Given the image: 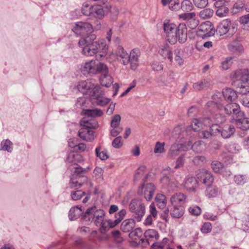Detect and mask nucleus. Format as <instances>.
I'll return each instance as SVG.
<instances>
[{"instance_id":"obj_21","label":"nucleus","mask_w":249,"mask_h":249,"mask_svg":"<svg viewBox=\"0 0 249 249\" xmlns=\"http://www.w3.org/2000/svg\"><path fill=\"white\" fill-rule=\"evenodd\" d=\"M94 80L88 79L80 82L77 86L78 89L83 94H88L91 88L93 86Z\"/></svg>"},{"instance_id":"obj_43","label":"nucleus","mask_w":249,"mask_h":249,"mask_svg":"<svg viewBox=\"0 0 249 249\" xmlns=\"http://www.w3.org/2000/svg\"><path fill=\"white\" fill-rule=\"evenodd\" d=\"M211 167L215 173H220L223 170L224 165L221 162L214 160L212 162Z\"/></svg>"},{"instance_id":"obj_49","label":"nucleus","mask_w":249,"mask_h":249,"mask_svg":"<svg viewBox=\"0 0 249 249\" xmlns=\"http://www.w3.org/2000/svg\"><path fill=\"white\" fill-rule=\"evenodd\" d=\"M196 15L195 12H189L180 14L179 17V18L183 20H185L186 21V23L187 22H189L192 18H195Z\"/></svg>"},{"instance_id":"obj_36","label":"nucleus","mask_w":249,"mask_h":249,"mask_svg":"<svg viewBox=\"0 0 249 249\" xmlns=\"http://www.w3.org/2000/svg\"><path fill=\"white\" fill-rule=\"evenodd\" d=\"M91 17H94L98 19H102L105 16V12L103 8L99 5H94L91 8Z\"/></svg>"},{"instance_id":"obj_9","label":"nucleus","mask_w":249,"mask_h":249,"mask_svg":"<svg viewBox=\"0 0 249 249\" xmlns=\"http://www.w3.org/2000/svg\"><path fill=\"white\" fill-rule=\"evenodd\" d=\"M92 25L86 22L79 21L75 24L72 31L77 36H83L86 34L91 33L93 31Z\"/></svg>"},{"instance_id":"obj_31","label":"nucleus","mask_w":249,"mask_h":249,"mask_svg":"<svg viewBox=\"0 0 249 249\" xmlns=\"http://www.w3.org/2000/svg\"><path fill=\"white\" fill-rule=\"evenodd\" d=\"M82 207L78 206L72 207L69 213V218L70 220L73 221L77 219L82 214Z\"/></svg>"},{"instance_id":"obj_17","label":"nucleus","mask_w":249,"mask_h":249,"mask_svg":"<svg viewBox=\"0 0 249 249\" xmlns=\"http://www.w3.org/2000/svg\"><path fill=\"white\" fill-rule=\"evenodd\" d=\"M115 54L117 60L124 65H128V53L124 49V48L120 45H118L115 52Z\"/></svg>"},{"instance_id":"obj_50","label":"nucleus","mask_w":249,"mask_h":249,"mask_svg":"<svg viewBox=\"0 0 249 249\" xmlns=\"http://www.w3.org/2000/svg\"><path fill=\"white\" fill-rule=\"evenodd\" d=\"M206 161V158L203 156H196L193 159V163L196 165L202 166Z\"/></svg>"},{"instance_id":"obj_32","label":"nucleus","mask_w":249,"mask_h":249,"mask_svg":"<svg viewBox=\"0 0 249 249\" xmlns=\"http://www.w3.org/2000/svg\"><path fill=\"white\" fill-rule=\"evenodd\" d=\"M211 80L209 78L203 79L193 84V88L196 90H201L211 86Z\"/></svg>"},{"instance_id":"obj_16","label":"nucleus","mask_w":249,"mask_h":249,"mask_svg":"<svg viewBox=\"0 0 249 249\" xmlns=\"http://www.w3.org/2000/svg\"><path fill=\"white\" fill-rule=\"evenodd\" d=\"M211 130H215L216 133H220L224 139L230 138L235 132V127L233 125H225L222 129L217 128V126H213Z\"/></svg>"},{"instance_id":"obj_29","label":"nucleus","mask_w":249,"mask_h":249,"mask_svg":"<svg viewBox=\"0 0 249 249\" xmlns=\"http://www.w3.org/2000/svg\"><path fill=\"white\" fill-rule=\"evenodd\" d=\"M159 53L164 58H167L170 62L173 61L172 49L168 45L162 46Z\"/></svg>"},{"instance_id":"obj_56","label":"nucleus","mask_w":249,"mask_h":249,"mask_svg":"<svg viewBox=\"0 0 249 249\" xmlns=\"http://www.w3.org/2000/svg\"><path fill=\"white\" fill-rule=\"evenodd\" d=\"M232 64V58L227 57L221 63V67L223 70H227L230 68Z\"/></svg>"},{"instance_id":"obj_11","label":"nucleus","mask_w":249,"mask_h":249,"mask_svg":"<svg viewBox=\"0 0 249 249\" xmlns=\"http://www.w3.org/2000/svg\"><path fill=\"white\" fill-rule=\"evenodd\" d=\"M177 26L174 23L165 21L163 23V30L166 34L169 43L174 44L177 42L176 36L174 35L177 30Z\"/></svg>"},{"instance_id":"obj_59","label":"nucleus","mask_w":249,"mask_h":249,"mask_svg":"<svg viewBox=\"0 0 249 249\" xmlns=\"http://www.w3.org/2000/svg\"><path fill=\"white\" fill-rule=\"evenodd\" d=\"M241 93L242 94V95L240 98L241 103L244 107H249V93Z\"/></svg>"},{"instance_id":"obj_15","label":"nucleus","mask_w":249,"mask_h":249,"mask_svg":"<svg viewBox=\"0 0 249 249\" xmlns=\"http://www.w3.org/2000/svg\"><path fill=\"white\" fill-rule=\"evenodd\" d=\"M174 35L176 36L177 41L178 40L180 43H184L187 38V29L185 23H180L177 27Z\"/></svg>"},{"instance_id":"obj_25","label":"nucleus","mask_w":249,"mask_h":249,"mask_svg":"<svg viewBox=\"0 0 249 249\" xmlns=\"http://www.w3.org/2000/svg\"><path fill=\"white\" fill-rule=\"evenodd\" d=\"M186 196L181 193H176L170 198V203L172 206H181L185 201Z\"/></svg>"},{"instance_id":"obj_14","label":"nucleus","mask_w":249,"mask_h":249,"mask_svg":"<svg viewBox=\"0 0 249 249\" xmlns=\"http://www.w3.org/2000/svg\"><path fill=\"white\" fill-rule=\"evenodd\" d=\"M236 126L242 130L249 129V118L246 117L244 112L241 111L236 116L235 120Z\"/></svg>"},{"instance_id":"obj_33","label":"nucleus","mask_w":249,"mask_h":249,"mask_svg":"<svg viewBox=\"0 0 249 249\" xmlns=\"http://www.w3.org/2000/svg\"><path fill=\"white\" fill-rule=\"evenodd\" d=\"M197 184V180L195 177L187 176L184 181L185 188L190 191H194Z\"/></svg>"},{"instance_id":"obj_19","label":"nucleus","mask_w":249,"mask_h":249,"mask_svg":"<svg viewBox=\"0 0 249 249\" xmlns=\"http://www.w3.org/2000/svg\"><path fill=\"white\" fill-rule=\"evenodd\" d=\"M78 134L81 139L87 142H91L95 138L94 131L88 128H80L78 131Z\"/></svg>"},{"instance_id":"obj_23","label":"nucleus","mask_w":249,"mask_h":249,"mask_svg":"<svg viewBox=\"0 0 249 249\" xmlns=\"http://www.w3.org/2000/svg\"><path fill=\"white\" fill-rule=\"evenodd\" d=\"M138 222L135 218L124 220L121 224V229L124 232H130L135 227V223Z\"/></svg>"},{"instance_id":"obj_26","label":"nucleus","mask_w":249,"mask_h":249,"mask_svg":"<svg viewBox=\"0 0 249 249\" xmlns=\"http://www.w3.org/2000/svg\"><path fill=\"white\" fill-rule=\"evenodd\" d=\"M224 108L225 113L229 115L233 114L236 116L238 112L241 111L239 105L234 102L226 105Z\"/></svg>"},{"instance_id":"obj_13","label":"nucleus","mask_w":249,"mask_h":249,"mask_svg":"<svg viewBox=\"0 0 249 249\" xmlns=\"http://www.w3.org/2000/svg\"><path fill=\"white\" fill-rule=\"evenodd\" d=\"M141 55V51L138 48H134L128 54V64H130V68L132 70H135L139 64V59Z\"/></svg>"},{"instance_id":"obj_39","label":"nucleus","mask_w":249,"mask_h":249,"mask_svg":"<svg viewBox=\"0 0 249 249\" xmlns=\"http://www.w3.org/2000/svg\"><path fill=\"white\" fill-rule=\"evenodd\" d=\"M180 6V8L186 12L191 11L194 9V5L190 0H183Z\"/></svg>"},{"instance_id":"obj_61","label":"nucleus","mask_w":249,"mask_h":249,"mask_svg":"<svg viewBox=\"0 0 249 249\" xmlns=\"http://www.w3.org/2000/svg\"><path fill=\"white\" fill-rule=\"evenodd\" d=\"M145 169L146 167L145 166H141L137 169L134 176L135 181L139 180L141 178L144 173Z\"/></svg>"},{"instance_id":"obj_18","label":"nucleus","mask_w":249,"mask_h":249,"mask_svg":"<svg viewBox=\"0 0 249 249\" xmlns=\"http://www.w3.org/2000/svg\"><path fill=\"white\" fill-rule=\"evenodd\" d=\"M144 238H142L140 240L141 243L144 246L148 245L150 240L158 239L159 237V234L158 231L154 229H148L144 233Z\"/></svg>"},{"instance_id":"obj_7","label":"nucleus","mask_w":249,"mask_h":249,"mask_svg":"<svg viewBox=\"0 0 249 249\" xmlns=\"http://www.w3.org/2000/svg\"><path fill=\"white\" fill-rule=\"evenodd\" d=\"M236 29L237 24L234 22H231L229 19H226L219 24L216 32L221 36L226 34L229 36H232L235 33Z\"/></svg>"},{"instance_id":"obj_42","label":"nucleus","mask_w":249,"mask_h":249,"mask_svg":"<svg viewBox=\"0 0 249 249\" xmlns=\"http://www.w3.org/2000/svg\"><path fill=\"white\" fill-rule=\"evenodd\" d=\"M93 6L90 5L88 2H84L81 8L82 14L87 16H90L92 11L91 8H93Z\"/></svg>"},{"instance_id":"obj_57","label":"nucleus","mask_w":249,"mask_h":249,"mask_svg":"<svg viewBox=\"0 0 249 249\" xmlns=\"http://www.w3.org/2000/svg\"><path fill=\"white\" fill-rule=\"evenodd\" d=\"M180 2L179 0H170L169 8L172 11H177L180 9Z\"/></svg>"},{"instance_id":"obj_62","label":"nucleus","mask_w":249,"mask_h":249,"mask_svg":"<svg viewBox=\"0 0 249 249\" xmlns=\"http://www.w3.org/2000/svg\"><path fill=\"white\" fill-rule=\"evenodd\" d=\"M216 135V132L214 130L210 132L208 131H203L199 133V136L201 138L211 139L212 135Z\"/></svg>"},{"instance_id":"obj_5","label":"nucleus","mask_w":249,"mask_h":249,"mask_svg":"<svg viewBox=\"0 0 249 249\" xmlns=\"http://www.w3.org/2000/svg\"><path fill=\"white\" fill-rule=\"evenodd\" d=\"M81 69L84 75L96 74L103 71L105 72L107 71V66L96 60H90L82 66Z\"/></svg>"},{"instance_id":"obj_1","label":"nucleus","mask_w":249,"mask_h":249,"mask_svg":"<svg viewBox=\"0 0 249 249\" xmlns=\"http://www.w3.org/2000/svg\"><path fill=\"white\" fill-rule=\"evenodd\" d=\"M78 45L82 48V53L87 56H94L107 50L106 45L97 40L96 35L94 34H90L80 39Z\"/></svg>"},{"instance_id":"obj_45","label":"nucleus","mask_w":249,"mask_h":249,"mask_svg":"<svg viewBox=\"0 0 249 249\" xmlns=\"http://www.w3.org/2000/svg\"><path fill=\"white\" fill-rule=\"evenodd\" d=\"M219 193L218 188L216 187H211L207 189L206 194L209 198H211L216 197L218 195Z\"/></svg>"},{"instance_id":"obj_51","label":"nucleus","mask_w":249,"mask_h":249,"mask_svg":"<svg viewBox=\"0 0 249 249\" xmlns=\"http://www.w3.org/2000/svg\"><path fill=\"white\" fill-rule=\"evenodd\" d=\"M199 23V21L197 16H196L189 22H187V23L185 24L191 29H194L198 26Z\"/></svg>"},{"instance_id":"obj_41","label":"nucleus","mask_w":249,"mask_h":249,"mask_svg":"<svg viewBox=\"0 0 249 249\" xmlns=\"http://www.w3.org/2000/svg\"><path fill=\"white\" fill-rule=\"evenodd\" d=\"M220 4H219L218 6H216L218 7L216 11V15L220 18L226 17L229 12V9L225 6H220Z\"/></svg>"},{"instance_id":"obj_35","label":"nucleus","mask_w":249,"mask_h":249,"mask_svg":"<svg viewBox=\"0 0 249 249\" xmlns=\"http://www.w3.org/2000/svg\"><path fill=\"white\" fill-rule=\"evenodd\" d=\"M13 150V143L9 139L3 140L0 143V151L12 153Z\"/></svg>"},{"instance_id":"obj_8","label":"nucleus","mask_w":249,"mask_h":249,"mask_svg":"<svg viewBox=\"0 0 249 249\" xmlns=\"http://www.w3.org/2000/svg\"><path fill=\"white\" fill-rule=\"evenodd\" d=\"M212 124V120L210 117H204L200 119H194L191 125L188 126L186 130L193 129L196 132L202 129L204 126H210Z\"/></svg>"},{"instance_id":"obj_22","label":"nucleus","mask_w":249,"mask_h":249,"mask_svg":"<svg viewBox=\"0 0 249 249\" xmlns=\"http://www.w3.org/2000/svg\"><path fill=\"white\" fill-rule=\"evenodd\" d=\"M222 97H223V93L219 92L214 93L212 96L213 101L207 103L208 106L209 107H216L217 108L221 109L223 106V104L221 103Z\"/></svg>"},{"instance_id":"obj_46","label":"nucleus","mask_w":249,"mask_h":249,"mask_svg":"<svg viewBox=\"0 0 249 249\" xmlns=\"http://www.w3.org/2000/svg\"><path fill=\"white\" fill-rule=\"evenodd\" d=\"M248 178L246 175H237L234 176V180L238 185H243L248 181Z\"/></svg>"},{"instance_id":"obj_2","label":"nucleus","mask_w":249,"mask_h":249,"mask_svg":"<svg viewBox=\"0 0 249 249\" xmlns=\"http://www.w3.org/2000/svg\"><path fill=\"white\" fill-rule=\"evenodd\" d=\"M231 76L232 85L238 89L240 93L249 92V73L237 71L231 74Z\"/></svg>"},{"instance_id":"obj_38","label":"nucleus","mask_w":249,"mask_h":249,"mask_svg":"<svg viewBox=\"0 0 249 249\" xmlns=\"http://www.w3.org/2000/svg\"><path fill=\"white\" fill-rule=\"evenodd\" d=\"M156 202L160 209H164L166 206L167 199L165 196L158 194L155 197Z\"/></svg>"},{"instance_id":"obj_24","label":"nucleus","mask_w":249,"mask_h":249,"mask_svg":"<svg viewBox=\"0 0 249 249\" xmlns=\"http://www.w3.org/2000/svg\"><path fill=\"white\" fill-rule=\"evenodd\" d=\"M185 150L186 147L182 144H173L168 152L167 156L170 158H173L178 155L180 152Z\"/></svg>"},{"instance_id":"obj_44","label":"nucleus","mask_w":249,"mask_h":249,"mask_svg":"<svg viewBox=\"0 0 249 249\" xmlns=\"http://www.w3.org/2000/svg\"><path fill=\"white\" fill-rule=\"evenodd\" d=\"M213 14V11L210 8H206L201 10L199 13V17L203 19H208L212 17Z\"/></svg>"},{"instance_id":"obj_3","label":"nucleus","mask_w":249,"mask_h":249,"mask_svg":"<svg viewBox=\"0 0 249 249\" xmlns=\"http://www.w3.org/2000/svg\"><path fill=\"white\" fill-rule=\"evenodd\" d=\"M105 212L103 210L97 209L96 207H92L88 209L82 218L89 223L94 221L96 226H99L105 218Z\"/></svg>"},{"instance_id":"obj_64","label":"nucleus","mask_w":249,"mask_h":249,"mask_svg":"<svg viewBox=\"0 0 249 249\" xmlns=\"http://www.w3.org/2000/svg\"><path fill=\"white\" fill-rule=\"evenodd\" d=\"M189 212L192 215L197 216L200 214L201 210L197 206H192L189 208Z\"/></svg>"},{"instance_id":"obj_4","label":"nucleus","mask_w":249,"mask_h":249,"mask_svg":"<svg viewBox=\"0 0 249 249\" xmlns=\"http://www.w3.org/2000/svg\"><path fill=\"white\" fill-rule=\"evenodd\" d=\"M88 94L89 95L91 102L99 106H104L110 101V99L103 96L101 88L95 82Z\"/></svg>"},{"instance_id":"obj_40","label":"nucleus","mask_w":249,"mask_h":249,"mask_svg":"<svg viewBox=\"0 0 249 249\" xmlns=\"http://www.w3.org/2000/svg\"><path fill=\"white\" fill-rule=\"evenodd\" d=\"M66 160L72 164H76L81 160V156L78 154L70 153L68 155Z\"/></svg>"},{"instance_id":"obj_27","label":"nucleus","mask_w":249,"mask_h":249,"mask_svg":"<svg viewBox=\"0 0 249 249\" xmlns=\"http://www.w3.org/2000/svg\"><path fill=\"white\" fill-rule=\"evenodd\" d=\"M108 68L107 67V71L104 72L103 71L99 73H101L100 78V81L101 85L106 87H109L113 83L112 78L110 75L108 74Z\"/></svg>"},{"instance_id":"obj_58","label":"nucleus","mask_w":249,"mask_h":249,"mask_svg":"<svg viewBox=\"0 0 249 249\" xmlns=\"http://www.w3.org/2000/svg\"><path fill=\"white\" fill-rule=\"evenodd\" d=\"M244 6V4L242 2H238L235 3L234 4L232 9L231 10V13L233 15H234L239 13L240 11L242 10Z\"/></svg>"},{"instance_id":"obj_55","label":"nucleus","mask_w":249,"mask_h":249,"mask_svg":"<svg viewBox=\"0 0 249 249\" xmlns=\"http://www.w3.org/2000/svg\"><path fill=\"white\" fill-rule=\"evenodd\" d=\"M164 142H158L156 143L154 152L155 154H161L164 152Z\"/></svg>"},{"instance_id":"obj_37","label":"nucleus","mask_w":249,"mask_h":249,"mask_svg":"<svg viewBox=\"0 0 249 249\" xmlns=\"http://www.w3.org/2000/svg\"><path fill=\"white\" fill-rule=\"evenodd\" d=\"M82 112L87 117H96L101 116L103 113L102 111L98 108L92 109H83Z\"/></svg>"},{"instance_id":"obj_52","label":"nucleus","mask_w":249,"mask_h":249,"mask_svg":"<svg viewBox=\"0 0 249 249\" xmlns=\"http://www.w3.org/2000/svg\"><path fill=\"white\" fill-rule=\"evenodd\" d=\"M142 235V231L141 228H138L132 230L129 234V238L132 239H136Z\"/></svg>"},{"instance_id":"obj_47","label":"nucleus","mask_w":249,"mask_h":249,"mask_svg":"<svg viewBox=\"0 0 249 249\" xmlns=\"http://www.w3.org/2000/svg\"><path fill=\"white\" fill-rule=\"evenodd\" d=\"M75 246L81 248L82 249H89L90 246L86 244L84 240L81 237H77L74 242Z\"/></svg>"},{"instance_id":"obj_34","label":"nucleus","mask_w":249,"mask_h":249,"mask_svg":"<svg viewBox=\"0 0 249 249\" xmlns=\"http://www.w3.org/2000/svg\"><path fill=\"white\" fill-rule=\"evenodd\" d=\"M184 213V209L181 206H173L170 210V215L174 218H179Z\"/></svg>"},{"instance_id":"obj_48","label":"nucleus","mask_w":249,"mask_h":249,"mask_svg":"<svg viewBox=\"0 0 249 249\" xmlns=\"http://www.w3.org/2000/svg\"><path fill=\"white\" fill-rule=\"evenodd\" d=\"M85 195L86 193L85 192L82 190H77L71 192V196L73 200L76 201L80 199Z\"/></svg>"},{"instance_id":"obj_30","label":"nucleus","mask_w":249,"mask_h":249,"mask_svg":"<svg viewBox=\"0 0 249 249\" xmlns=\"http://www.w3.org/2000/svg\"><path fill=\"white\" fill-rule=\"evenodd\" d=\"M80 124L84 128H88V129L97 128L99 126L98 122L94 119H88L87 117H84L81 121Z\"/></svg>"},{"instance_id":"obj_10","label":"nucleus","mask_w":249,"mask_h":249,"mask_svg":"<svg viewBox=\"0 0 249 249\" xmlns=\"http://www.w3.org/2000/svg\"><path fill=\"white\" fill-rule=\"evenodd\" d=\"M214 32L212 23L207 21L203 22L198 26L196 34L197 36L204 38L212 36Z\"/></svg>"},{"instance_id":"obj_20","label":"nucleus","mask_w":249,"mask_h":249,"mask_svg":"<svg viewBox=\"0 0 249 249\" xmlns=\"http://www.w3.org/2000/svg\"><path fill=\"white\" fill-rule=\"evenodd\" d=\"M142 189L143 191L145 199L147 201L151 200L155 191L154 185L151 183L143 184L142 186Z\"/></svg>"},{"instance_id":"obj_54","label":"nucleus","mask_w":249,"mask_h":249,"mask_svg":"<svg viewBox=\"0 0 249 249\" xmlns=\"http://www.w3.org/2000/svg\"><path fill=\"white\" fill-rule=\"evenodd\" d=\"M95 153L97 157H99L101 160H106L108 158L107 152L105 151H101V148L100 147H98L96 148Z\"/></svg>"},{"instance_id":"obj_63","label":"nucleus","mask_w":249,"mask_h":249,"mask_svg":"<svg viewBox=\"0 0 249 249\" xmlns=\"http://www.w3.org/2000/svg\"><path fill=\"white\" fill-rule=\"evenodd\" d=\"M194 5L197 8H204L208 4V0H193Z\"/></svg>"},{"instance_id":"obj_12","label":"nucleus","mask_w":249,"mask_h":249,"mask_svg":"<svg viewBox=\"0 0 249 249\" xmlns=\"http://www.w3.org/2000/svg\"><path fill=\"white\" fill-rule=\"evenodd\" d=\"M196 177L202 183L207 186L211 185L213 181L211 172L204 168L199 169L197 171Z\"/></svg>"},{"instance_id":"obj_60","label":"nucleus","mask_w":249,"mask_h":249,"mask_svg":"<svg viewBox=\"0 0 249 249\" xmlns=\"http://www.w3.org/2000/svg\"><path fill=\"white\" fill-rule=\"evenodd\" d=\"M241 228L246 231L249 232V216L244 217L242 219Z\"/></svg>"},{"instance_id":"obj_53","label":"nucleus","mask_w":249,"mask_h":249,"mask_svg":"<svg viewBox=\"0 0 249 249\" xmlns=\"http://www.w3.org/2000/svg\"><path fill=\"white\" fill-rule=\"evenodd\" d=\"M99 227H100V231L103 234L105 233L110 228L109 220H105L104 219Z\"/></svg>"},{"instance_id":"obj_28","label":"nucleus","mask_w":249,"mask_h":249,"mask_svg":"<svg viewBox=\"0 0 249 249\" xmlns=\"http://www.w3.org/2000/svg\"><path fill=\"white\" fill-rule=\"evenodd\" d=\"M223 96L227 102H233L237 98V93L231 88H227L222 92Z\"/></svg>"},{"instance_id":"obj_6","label":"nucleus","mask_w":249,"mask_h":249,"mask_svg":"<svg viewBox=\"0 0 249 249\" xmlns=\"http://www.w3.org/2000/svg\"><path fill=\"white\" fill-rule=\"evenodd\" d=\"M129 206L130 212L133 213L132 217L137 222L141 221L145 213L143 203L139 199H133L131 201Z\"/></svg>"}]
</instances>
